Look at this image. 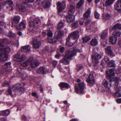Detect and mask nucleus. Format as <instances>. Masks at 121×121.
<instances>
[{
  "instance_id": "obj_1",
  "label": "nucleus",
  "mask_w": 121,
  "mask_h": 121,
  "mask_svg": "<svg viewBox=\"0 0 121 121\" xmlns=\"http://www.w3.org/2000/svg\"><path fill=\"white\" fill-rule=\"evenodd\" d=\"M11 43L7 38H4L0 39V61H4L8 58V55L10 52V50L8 46L4 47V43L9 44Z\"/></svg>"
},
{
  "instance_id": "obj_2",
  "label": "nucleus",
  "mask_w": 121,
  "mask_h": 121,
  "mask_svg": "<svg viewBox=\"0 0 121 121\" xmlns=\"http://www.w3.org/2000/svg\"><path fill=\"white\" fill-rule=\"evenodd\" d=\"M115 69L114 68L110 69L108 72H106V73L108 74L107 76V79H109V82H110V85L112 86L115 88H116L119 83L118 78L117 77H115L112 78V77L115 76L114 73Z\"/></svg>"
},
{
  "instance_id": "obj_3",
  "label": "nucleus",
  "mask_w": 121,
  "mask_h": 121,
  "mask_svg": "<svg viewBox=\"0 0 121 121\" xmlns=\"http://www.w3.org/2000/svg\"><path fill=\"white\" fill-rule=\"evenodd\" d=\"M78 51V49L75 48L66 51L65 56L60 60V62L65 65L68 64L69 63V59H71V57L76 56L77 52Z\"/></svg>"
},
{
  "instance_id": "obj_4",
  "label": "nucleus",
  "mask_w": 121,
  "mask_h": 121,
  "mask_svg": "<svg viewBox=\"0 0 121 121\" xmlns=\"http://www.w3.org/2000/svg\"><path fill=\"white\" fill-rule=\"evenodd\" d=\"M21 64L23 67H26L30 64L31 68H35L39 65V63L38 60H34L33 58L31 57L29 58L27 60L23 62Z\"/></svg>"
},
{
  "instance_id": "obj_5",
  "label": "nucleus",
  "mask_w": 121,
  "mask_h": 121,
  "mask_svg": "<svg viewBox=\"0 0 121 121\" xmlns=\"http://www.w3.org/2000/svg\"><path fill=\"white\" fill-rule=\"evenodd\" d=\"M29 26L32 31H35L36 29L38 28L41 25V22L38 18L34 19L32 21L29 22Z\"/></svg>"
},
{
  "instance_id": "obj_6",
  "label": "nucleus",
  "mask_w": 121,
  "mask_h": 121,
  "mask_svg": "<svg viewBox=\"0 0 121 121\" xmlns=\"http://www.w3.org/2000/svg\"><path fill=\"white\" fill-rule=\"evenodd\" d=\"M62 34L60 30L56 31L55 35V38L52 37L48 39V42L50 43H55L57 41V39L62 36Z\"/></svg>"
},
{
  "instance_id": "obj_7",
  "label": "nucleus",
  "mask_w": 121,
  "mask_h": 121,
  "mask_svg": "<svg viewBox=\"0 0 121 121\" xmlns=\"http://www.w3.org/2000/svg\"><path fill=\"white\" fill-rule=\"evenodd\" d=\"M85 85L84 83L81 82L75 86V89L76 93L78 94L83 93Z\"/></svg>"
},
{
  "instance_id": "obj_8",
  "label": "nucleus",
  "mask_w": 121,
  "mask_h": 121,
  "mask_svg": "<svg viewBox=\"0 0 121 121\" xmlns=\"http://www.w3.org/2000/svg\"><path fill=\"white\" fill-rule=\"evenodd\" d=\"M24 85L23 83H20L16 84L13 86L12 89L13 90H17L20 92V94L23 93L24 91V89L23 88Z\"/></svg>"
},
{
  "instance_id": "obj_9",
  "label": "nucleus",
  "mask_w": 121,
  "mask_h": 121,
  "mask_svg": "<svg viewBox=\"0 0 121 121\" xmlns=\"http://www.w3.org/2000/svg\"><path fill=\"white\" fill-rule=\"evenodd\" d=\"M86 81L88 83V85L90 86H92L94 85L95 82L93 74L92 73H90L86 79Z\"/></svg>"
},
{
  "instance_id": "obj_10",
  "label": "nucleus",
  "mask_w": 121,
  "mask_h": 121,
  "mask_svg": "<svg viewBox=\"0 0 121 121\" xmlns=\"http://www.w3.org/2000/svg\"><path fill=\"white\" fill-rule=\"evenodd\" d=\"M92 62L95 66H96L99 62V60L100 59L101 56L99 54L97 53H94L92 54Z\"/></svg>"
},
{
  "instance_id": "obj_11",
  "label": "nucleus",
  "mask_w": 121,
  "mask_h": 121,
  "mask_svg": "<svg viewBox=\"0 0 121 121\" xmlns=\"http://www.w3.org/2000/svg\"><path fill=\"white\" fill-rule=\"evenodd\" d=\"M11 63L10 62L6 63L4 64V66H1L0 68L1 71L5 70L6 71H9L11 69L10 65Z\"/></svg>"
},
{
  "instance_id": "obj_12",
  "label": "nucleus",
  "mask_w": 121,
  "mask_h": 121,
  "mask_svg": "<svg viewBox=\"0 0 121 121\" xmlns=\"http://www.w3.org/2000/svg\"><path fill=\"white\" fill-rule=\"evenodd\" d=\"M25 56L24 55H20L19 53H17L14 56V60L17 62L23 60L25 59Z\"/></svg>"
},
{
  "instance_id": "obj_13",
  "label": "nucleus",
  "mask_w": 121,
  "mask_h": 121,
  "mask_svg": "<svg viewBox=\"0 0 121 121\" xmlns=\"http://www.w3.org/2000/svg\"><path fill=\"white\" fill-rule=\"evenodd\" d=\"M39 4L43 6L44 8H49L50 4V2L48 0H39Z\"/></svg>"
},
{
  "instance_id": "obj_14",
  "label": "nucleus",
  "mask_w": 121,
  "mask_h": 121,
  "mask_svg": "<svg viewBox=\"0 0 121 121\" xmlns=\"http://www.w3.org/2000/svg\"><path fill=\"white\" fill-rule=\"evenodd\" d=\"M57 8L58 11V13L61 12L65 8V2H63L61 3L59 2H58L57 3Z\"/></svg>"
},
{
  "instance_id": "obj_15",
  "label": "nucleus",
  "mask_w": 121,
  "mask_h": 121,
  "mask_svg": "<svg viewBox=\"0 0 121 121\" xmlns=\"http://www.w3.org/2000/svg\"><path fill=\"white\" fill-rule=\"evenodd\" d=\"M33 46L35 49L39 48L41 45V43L39 41L35 38L33 41Z\"/></svg>"
},
{
  "instance_id": "obj_16",
  "label": "nucleus",
  "mask_w": 121,
  "mask_h": 121,
  "mask_svg": "<svg viewBox=\"0 0 121 121\" xmlns=\"http://www.w3.org/2000/svg\"><path fill=\"white\" fill-rule=\"evenodd\" d=\"M114 8L117 11H121V0H118L116 2L114 5Z\"/></svg>"
},
{
  "instance_id": "obj_17",
  "label": "nucleus",
  "mask_w": 121,
  "mask_h": 121,
  "mask_svg": "<svg viewBox=\"0 0 121 121\" xmlns=\"http://www.w3.org/2000/svg\"><path fill=\"white\" fill-rule=\"evenodd\" d=\"M75 17L74 15L69 14L66 17L67 21L69 23H71L74 20Z\"/></svg>"
},
{
  "instance_id": "obj_18",
  "label": "nucleus",
  "mask_w": 121,
  "mask_h": 121,
  "mask_svg": "<svg viewBox=\"0 0 121 121\" xmlns=\"http://www.w3.org/2000/svg\"><path fill=\"white\" fill-rule=\"evenodd\" d=\"M71 37H73L74 39H76V41L77 40L79 37V32L78 30H77L72 32L69 35Z\"/></svg>"
},
{
  "instance_id": "obj_19",
  "label": "nucleus",
  "mask_w": 121,
  "mask_h": 121,
  "mask_svg": "<svg viewBox=\"0 0 121 121\" xmlns=\"http://www.w3.org/2000/svg\"><path fill=\"white\" fill-rule=\"evenodd\" d=\"M6 4H9V6L8 7L7 6V8L11 11L13 10L15 8L13 2L12 0H8L7 1Z\"/></svg>"
},
{
  "instance_id": "obj_20",
  "label": "nucleus",
  "mask_w": 121,
  "mask_h": 121,
  "mask_svg": "<svg viewBox=\"0 0 121 121\" xmlns=\"http://www.w3.org/2000/svg\"><path fill=\"white\" fill-rule=\"evenodd\" d=\"M113 87L115 89H117V91L114 94L115 97H121V87L118 86L117 85L116 88H115Z\"/></svg>"
},
{
  "instance_id": "obj_21",
  "label": "nucleus",
  "mask_w": 121,
  "mask_h": 121,
  "mask_svg": "<svg viewBox=\"0 0 121 121\" xmlns=\"http://www.w3.org/2000/svg\"><path fill=\"white\" fill-rule=\"evenodd\" d=\"M61 89L62 90H64V88H69L70 87V86L66 83L61 82L59 84Z\"/></svg>"
},
{
  "instance_id": "obj_22",
  "label": "nucleus",
  "mask_w": 121,
  "mask_h": 121,
  "mask_svg": "<svg viewBox=\"0 0 121 121\" xmlns=\"http://www.w3.org/2000/svg\"><path fill=\"white\" fill-rule=\"evenodd\" d=\"M38 73L43 74H45L48 72L47 69L46 68L41 67L38 70Z\"/></svg>"
},
{
  "instance_id": "obj_23",
  "label": "nucleus",
  "mask_w": 121,
  "mask_h": 121,
  "mask_svg": "<svg viewBox=\"0 0 121 121\" xmlns=\"http://www.w3.org/2000/svg\"><path fill=\"white\" fill-rule=\"evenodd\" d=\"M106 50L107 53L108 54L111 56H114L115 54L113 52L111 49V47L110 46H108L107 47Z\"/></svg>"
},
{
  "instance_id": "obj_24",
  "label": "nucleus",
  "mask_w": 121,
  "mask_h": 121,
  "mask_svg": "<svg viewBox=\"0 0 121 121\" xmlns=\"http://www.w3.org/2000/svg\"><path fill=\"white\" fill-rule=\"evenodd\" d=\"M26 22L25 20L21 22L19 24V29L20 30H22L25 29L26 27Z\"/></svg>"
},
{
  "instance_id": "obj_25",
  "label": "nucleus",
  "mask_w": 121,
  "mask_h": 121,
  "mask_svg": "<svg viewBox=\"0 0 121 121\" xmlns=\"http://www.w3.org/2000/svg\"><path fill=\"white\" fill-rule=\"evenodd\" d=\"M91 8H89L86 12L84 14V17L85 19H88L91 13Z\"/></svg>"
},
{
  "instance_id": "obj_26",
  "label": "nucleus",
  "mask_w": 121,
  "mask_h": 121,
  "mask_svg": "<svg viewBox=\"0 0 121 121\" xmlns=\"http://www.w3.org/2000/svg\"><path fill=\"white\" fill-rule=\"evenodd\" d=\"M30 49V47L28 45L23 46L21 48L22 51L24 52H27L29 51Z\"/></svg>"
},
{
  "instance_id": "obj_27",
  "label": "nucleus",
  "mask_w": 121,
  "mask_h": 121,
  "mask_svg": "<svg viewBox=\"0 0 121 121\" xmlns=\"http://www.w3.org/2000/svg\"><path fill=\"white\" fill-rule=\"evenodd\" d=\"M19 10L23 12H25L26 10V7L24 3H22L18 6Z\"/></svg>"
},
{
  "instance_id": "obj_28",
  "label": "nucleus",
  "mask_w": 121,
  "mask_h": 121,
  "mask_svg": "<svg viewBox=\"0 0 121 121\" xmlns=\"http://www.w3.org/2000/svg\"><path fill=\"white\" fill-rule=\"evenodd\" d=\"M117 38L116 36L110 37L109 38V41L112 44H115L117 41Z\"/></svg>"
},
{
  "instance_id": "obj_29",
  "label": "nucleus",
  "mask_w": 121,
  "mask_h": 121,
  "mask_svg": "<svg viewBox=\"0 0 121 121\" xmlns=\"http://www.w3.org/2000/svg\"><path fill=\"white\" fill-rule=\"evenodd\" d=\"M75 11V6L74 5H71L69 11V14H73Z\"/></svg>"
},
{
  "instance_id": "obj_30",
  "label": "nucleus",
  "mask_w": 121,
  "mask_h": 121,
  "mask_svg": "<svg viewBox=\"0 0 121 121\" xmlns=\"http://www.w3.org/2000/svg\"><path fill=\"white\" fill-rule=\"evenodd\" d=\"M100 36L102 39H105L108 36V32L106 31H105L102 33Z\"/></svg>"
},
{
  "instance_id": "obj_31",
  "label": "nucleus",
  "mask_w": 121,
  "mask_h": 121,
  "mask_svg": "<svg viewBox=\"0 0 121 121\" xmlns=\"http://www.w3.org/2000/svg\"><path fill=\"white\" fill-rule=\"evenodd\" d=\"M2 114L4 116H7L10 113V111L9 109H6L1 111Z\"/></svg>"
},
{
  "instance_id": "obj_32",
  "label": "nucleus",
  "mask_w": 121,
  "mask_h": 121,
  "mask_svg": "<svg viewBox=\"0 0 121 121\" xmlns=\"http://www.w3.org/2000/svg\"><path fill=\"white\" fill-rule=\"evenodd\" d=\"M108 66L111 67H114L116 66L115 61L113 60H112L109 62L108 64Z\"/></svg>"
},
{
  "instance_id": "obj_33",
  "label": "nucleus",
  "mask_w": 121,
  "mask_h": 121,
  "mask_svg": "<svg viewBox=\"0 0 121 121\" xmlns=\"http://www.w3.org/2000/svg\"><path fill=\"white\" fill-rule=\"evenodd\" d=\"M84 3V0H80L77 4V7L78 8H80Z\"/></svg>"
},
{
  "instance_id": "obj_34",
  "label": "nucleus",
  "mask_w": 121,
  "mask_h": 121,
  "mask_svg": "<svg viewBox=\"0 0 121 121\" xmlns=\"http://www.w3.org/2000/svg\"><path fill=\"white\" fill-rule=\"evenodd\" d=\"M20 19V17L19 16H17L14 17L13 20L16 23L18 24L19 22Z\"/></svg>"
},
{
  "instance_id": "obj_35",
  "label": "nucleus",
  "mask_w": 121,
  "mask_h": 121,
  "mask_svg": "<svg viewBox=\"0 0 121 121\" xmlns=\"http://www.w3.org/2000/svg\"><path fill=\"white\" fill-rule=\"evenodd\" d=\"M112 29L115 30L116 29H121V24L117 23L114 25L112 27Z\"/></svg>"
},
{
  "instance_id": "obj_36",
  "label": "nucleus",
  "mask_w": 121,
  "mask_h": 121,
  "mask_svg": "<svg viewBox=\"0 0 121 121\" xmlns=\"http://www.w3.org/2000/svg\"><path fill=\"white\" fill-rule=\"evenodd\" d=\"M64 23L61 21H60L58 23L57 26L58 30H60L62 27H64Z\"/></svg>"
},
{
  "instance_id": "obj_37",
  "label": "nucleus",
  "mask_w": 121,
  "mask_h": 121,
  "mask_svg": "<svg viewBox=\"0 0 121 121\" xmlns=\"http://www.w3.org/2000/svg\"><path fill=\"white\" fill-rule=\"evenodd\" d=\"M115 0H107L105 3L106 6H109L112 4Z\"/></svg>"
},
{
  "instance_id": "obj_38",
  "label": "nucleus",
  "mask_w": 121,
  "mask_h": 121,
  "mask_svg": "<svg viewBox=\"0 0 121 121\" xmlns=\"http://www.w3.org/2000/svg\"><path fill=\"white\" fill-rule=\"evenodd\" d=\"M91 38L88 36H86L83 38V42L84 43L86 42L89 41Z\"/></svg>"
},
{
  "instance_id": "obj_39",
  "label": "nucleus",
  "mask_w": 121,
  "mask_h": 121,
  "mask_svg": "<svg viewBox=\"0 0 121 121\" xmlns=\"http://www.w3.org/2000/svg\"><path fill=\"white\" fill-rule=\"evenodd\" d=\"M91 43L92 46H95L97 44L98 42L97 40L96 39H95L91 40Z\"/></svg>"
},
{
  "instance_id": "obj_40",
  "label": "nucleus",
  "mask_w": 121,
  "mask_h": 121,
  "mask_svg": "<svg viewBox=\"0 0 121 121\" xmlns=\"http://www.w3.org/2000/svg\"><path fill=\"white\" fill-rule=\"evenodd\" d=\"M47 35L48 36V39L52 37L53 35V33L52 30H49L47 33Z\"/></svg>"
},
{
  "instance_id": "obj_41",
  "label": "nucleus",
  "mask_w": 121,
  "mask_h": 121,
  "mask_svg": "<svg viewBox=\"0 0 121 121\" xmlns=\"http://www.w3.org/2000/svg\"><path fill=\"white\" fill-rule=\"evenodd\" d=\"M71 37L70 35H69L66 41V45L67 46H71L72 45H70V38Z\"/></svg>"
},
{
  "instance_id": "obj_42",
  "label": "nucleus",
  "mask_w": 121,
  "mask_h": 121,
  "mask_svg": "<svg viewBox=\"0 0 121 121\" xmlns=\"http://www.w3.org/2000/svg\"><path fill=\"white\" fill-rule=\"evenodd\" d=\"M103 84L104 86L107 88L108 86V82L106 79H104L103 82Z\"/></svg>"
},
{
  "instance_id": "obj_43",
  "label": "nucleus",
  "mask_w": 121,
  "mask_h": 121,
  "mask_svg": "<svg viewBox=\"0 0 121 121\" xmlns=\"http://www.w3.org/2000/svg\"><path fill=\"white\" fill-rule=\"evenodd\" d=\"M113 35L114 36H119L121 34V33L120 31L115 30L113 32Z\"/></svg>"
},
{
  "instance_id": "obj_44",
  "label": "nucleus",
  "mask_w": 121,
  "mask_h": 121,
  "mask_svg": "<svg viewBox=\"0 0 121 121\" xmlns=\"http://www.w3.org/2000/svg\"><path fill=\"white\" fill-rule=\"evenodd\" d=\"M72 27L73 28H76L78 26V22H76L72 23Z\"/></svg>"
},
{
  "instance_id": "obj_45",
  "label": "nucleus",
  "mask_w": 121,
  "mask_h": 121,
  "mask_svg": "<svg viewBox=\"0 0 121 121\" xmlns=\"http://www.w3.org/2000/svg\"><path fill=\"white\" fill-rule=\"evenodd\" d=\"M111 16V15L108 13H106L104 17L106 19H108Z\"/></svg>"
},
{
  "instance_id": "obj_46",
  "label": "nucleus",
  "mask_w": 121,
  "mask_h": 121,
  "mask_svg": "<svg viewBox=\"0 0 121 121\" xmlns=\"http://www.w3.org/2000/svg\"><path fill=\"white\" fill-rule=\"evenodd\" d=\"M104 60L105 62L107 63L108 64L109 63L110 60L108 57L106 56H105L104 58Z\"/></svg>"
},
{
  "instance_id": "obj_47",
  "label": "nucleus",
  "mask_w": 121,
  "mask_h": 121,
  "mask_svg": "<svg viewBox=\"0 0 121 121\" xmlns=\"http://www.w3.org/2000/svg\"><path fill=\"white\" fill-rule=\"evenodd\" d=\"M13 44L14 46L17 47H18L19 45L18 42L17 41H15L13 42Z\"/></svg>"
},
{
  "instance_id": "obj_48",
  "label": "nucleus",
  "mask_w": 121,
  "mask_h": 121,
  "mask_svg": "<svg viewBox=\"0 0 121 121\" xmlns=\"http://www.w3.org/2000/svg\"><path fill=\"white\" fill-rule=\"evenodd\" d=\"M9 93V94L10 96L12 97L13 96V94L11 90V88L10 87H9V89L7 91Z\"/></svg>"
},
{
  "instance_id": "obj_49",
  "label": "nucleus",
  "mask_w": 121,
  "mask_h": 121,
  "mask_svg": "<svg viewBox=\"0 0 121 121\" xmlns=\"http://www.w3.org/2000/svg\"><path fill=\"white\" fill-rule=\"evenodd\" d=\"M32 95L36 98L38 99L39 98V96L37 93L35 92H33L32 93Z\"/></svg>"
},
{
  "instance_id": "obj_50",
  "label": "nucleus",
  "mask_w": 121,
  "mask_h": 121,
  "mask_svg": "<svg viewBox=\"0 0 121 121\" xmlns=\"http://www.w3.org/2000/svg\"><path fill=\"white\" fill-rule=\"evenodd\" d=\"M6 25V24L4 22L2 21L0 22V27L2 26L5 28Z\"/></svg>"
},
{
  "instance_id": "obj_51",
  "label": "nucleus",
  "mask_w": 121,
  "mask_h": 121,
  "mask_svg": "<svg viewBox=\"0 0 121 121\" xmlns=\"http://www.w3.org/2000/svg\"><path fill=\"white\" fill-rule=\"evenodd\" d=\"M94 15L96 18H99V14L97 12H95Z\"/></svg>"
},
{
  "instance_id": "obj_52",
  "label": "nucleus",
  "mask_w": 121,
  "mask_h": 121,
  "mask_svg": "<svg viewBox=\"0 0 121 121\" xmlns=\"http://www.w3.org/2000/svg\"><path fill=\"white\" fill-rule=\"evenodd\" d=\"M83 68V67L81 65L78 66L77 68V70L78 71H79L80 70L82 69Z\"/></svg>"
},
{
  "instance_id": "obj_53",
  "label": "nucleus",
  "mask_w": 121,
  "mask_h": 121,
  "mask_svg": "<svg viewBox=\"0 0 121 121\" xmlns=\"http://www.w3.org/2000/svg\"><path fill=\"white\" fill-rule=\"evenodd\" d=\"M27 117L26 116L24 115H23L22 116L21 119L22 120L25 121L26 120Z\"/></svg>"
},
{
  "instance_id": "obj_54",
  "label": "nucleus",
  "mask_w": 121,
  "mask_h": 121,
  "mask_svg": "<svg viewBox=\"0 0 121 121\" xmlns=\"http://www.w3.org/2000/svg\"><path fill=\"white\" fill-rule=\"evenodd\" d=\"M15 36V34L12 32H11L9 33L8 36L11 37H13Z\"/></svg>"
},
{
  "instance_id": "obj_55",
  "label": "nucleus",
  "mask_w": 121,
  "mask_h": 121,
  "mask_svg": "<svg viewBox=\"0 0 121 121\" xmlns=\"http://www.w3.org/2000/svg\"><path fill=\"white\" fill-rule=\"evenodd\" d=\"M107 44V43L106 40L104 42H102L101 43V45L104 47H105L106 46Z\"/></svg>"
},
{
  "instance_id": "obj_56",
  "label": "nucleus",
  "mask_w": 121,
  "mask_h": 121,
  "mask_svg": "<svg viewBox=\"0 0 121 121\" xmlns=\"http://www.w3.org/2000/svg\"><path fill=\"white\" fill-rule=\"evenodd\" d=\"M9 83L8 82H3L2 84V86H9Z\"/></svg>"
},
{
  "instance_id": "obj_57",
  "label": "nucleus",
  "mask_w": 121,
  "mask_h": 121,
  "mask_svg": "<svg viewBox=\"0 0 121 121\" xmlns=\"http://www.w3.org/2000/svg\"><path fill=\"white\" fill-rule=\"evenodd\" d=\"M47 31H44L42 32V35L43 37H45L47 33Z\"/></svg>"
},
{
  "instance_id": "obj_58",
  "label": "nucleus",
  "mask_w": 121,
  "mask_h": 121,
  "mask_svg": "<svg viewBox=\"0 0 121 121\" xmlns=\"http://www.w3.org/2000/svg\"><path fill=\"white\" fill-rule=\"evenodd\" d=\"M116 102L118 103H121V98L118 99L116 100Z\"/></svg>"
},
{
  "instance_id": "obj_59",
  "label": "nucleus",
  "mask_w": 121,
  "mask_h": 121,
  "mask_svg": "<svg viewBox=\"0 0 121 121\" xmlns=\"http://www.w3.org/2000/svg\"><path fill=\"white\" fill-rule=\"evenodd\" d=\"M84 21L83 19L80 20L79 23L80 25H82L84 23Z\"/></svg>"
},
{
  "instance_id": "obj_60",
  "label": "nucleus",
  "mask_w": 121,
  "mask_h": 121,
  "mask_svg": "<svg viewBox=\"0 0 121 121\" xmlns=\"http://www.w3.org/2000/svg\"><path fill=\"white\" fill-rule=\"evenodd\" d=\"M60 52H63L65 51V48L63 47H61L60 49Z\"/></svg>"
},
{
  "instance_id": "obj_61",
  "label": "nucleus",
  "mask_w": 121,
  "mask_h": 121,
  "mask_svg": "<svg viewBox=\"0 0 121 121\" xmlns=\"http://www.w3.org/2000/svg\"><path fill=\"white\" fill-rule=\"evenodd\" d=\"M57 63V61H56L54 60L52 62L53 65L54 66H56Z\"/></svg>"
},
{
  "instance_id": "obj_62",
  "label": "nucleus",
  "mask_w": 121,
  "mask_h": 121,
  "mask_svg": "<svg viewBox=\"0 0 121 121\" xmlns=\"http://www.w3.org/2000/svg\"><path fill=\"white\" fill-rule=\"evenodd\" d=\"M0 121H7L6 119L4 118H0Z\"/></svg>"
},
{
  "instance_id": "obj_63",
  "label": "nucleus",
  "mask_w": 121,
  "mask_h": 121,
  "mask_svg": "<svg viewBox=\"0 0 121 121\" xmlns=\"http://www.w3.org/2000/svg\"><path fill=\"white\" fill-rule=\"evenodd\" d=\"M107 92L109 94H111L112 93L111 91L110 90L109 88H108V90L107 91Z\"/></svg>"
},
{
  "instance_id": "obj_64",
  "label": "nucleus",
  "mask_w": 121,
  "mask_h": 121,
  "mask_svg": "<svg viewBox=\"0 0 121 121\" xmlns=\"http://www.w3.org/2000/svg\"><path fill=\"white\" fill-rule=\"evenodd\" d=\"M86 20V21L84 23V24L86 26L87 25V24L89 23V22L87 20V19H85Z\"/></svg>"
}]
</instances>
